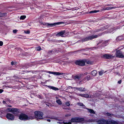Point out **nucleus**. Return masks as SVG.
Wrapping results in <instances>:
<instances>
[{"instance_id": "obj_46", "label": "nucleus", "mask_w": 124, "mask_h": 124, "mask_svg": "<svg viewBox=\"0 0 124 124\" xmlns=\"http://www.w3.org/2000/svg\"><path fill=\"white\" fill-rule=\"evenodd\" d=\"M3 104L5 103L6 102L5 101H3Z\"/></svg>"}, {"instance_id": "obj_9", "label": "nucleus", "mask_w": 124, "mask_h": 124, "mask_svg": "<svg viewBox=\"0 0 124 124\" xmlns=\"http://www.w3.org/2000/svg\"><path fill=\"white\" fill-rule=\"evenodd\" d=\"M108 121H106V120H99L98 122V124H108Z\"/></svg>"}, {"instance_id": "obj_35", "label": "nucleus", "mask_w": 124, "mask_h": 124, "mask_svg": "<svg viewBox=\"0 0 124 124\" xmlns=\"http://www.w3.org/2000/svg\"><path fill=\"white\" fill-rule=\"evenodd\" d=\"M3 42L2 41H0V46H1L3 45Z\"/></svg>"}, {"instance_id": "obj_48", "label": "nucleus", "mask_w": 124, "mask_h": 124, "mask_svg": "<svg viewBox=\"0 0 124 124\" xmlns=\"http://www.w3.org/2000/svg\"><path fill=\"white\" fill-rule=\"evenodd\" d=\"M108 5V6H109V5Z\"/></svg>"}, {"instance_id": "obj_24", "label": "nucleus", "mask_w": 124, "mask_h": 124, "mask_svg": "<svg viewBox=\"0 0 124 124\" xmlns=\"http://www.w3.org/2000/svg\"><path fill=\"white\" fill-rule=\"evenodd\" d=\"M79 90L81 91H85V88H79Z\"/></svg>"}, {"instance_id": "obj_37", "label": "nucleus", "mask_w": 124, "mask_h": 124, "mask_svg": "<svg viewBox=\"0 0 124 124\" xmlns=\"http://www.w3.org/2000/svg\"><path fill=\"white\" fill-rule=\"evenodd\" d=\"M78 104L80 106L83 105V104L82 103H78Z\"/></svg>"}, {"instance_id": "obj_7", "label": "nucleus", "mask_w": 124, "mask_h": 124, "mask_svg": "<svg viewBox=\"0 0 124 124\" xmlns=\"http://www.w3.org/2000/svg\"><path fill=\"white\" fill-rule=\"evenodd\" d=\"M85 60L77 61L75 62V63L79 65L84 66L85 65Z\"/></svg>"}, {"instance_id": "obj_16", "label": "nucleus", "mask_w": 124, "mask_h": 124, "mask_svg": "<svg viewBox=\"0 0 124 124\" xmlns=\"http://www.w3.org/2000/svg\"><path fill=\"white\" fill-rule=\"evenodd\" d=\"M7 15V13H1L0 12V17L6 16Z\"/></svg>"}, {"instance_id": "obj_38", "label": "nucleus", "mask_w": 124, "mask_h": 124, "mask_svg": "<svg viewBox=\"0 0 124 124\" xmlns=\"http://www.w3.org/2000/svg\"><path fill=\"white\" fill-rule=\"evenodd\" d=\"M71 122H69L68 123H64V124H71Z\"/></svg>"}, {"instance_id": "obj_13", "label": "nucleus", "mask_w": 124, "mask_h": 124, "mask_svg": "<svg viewBox=\"0 0 124 124\" xmlns=\"http://www.w3.org/2000/svg\"><path fill=\"white\" fill-rule=\"evenodd\" d=\"M65 31H62L58 33L56 35V36H61L63 37V35L65 33Z\"/></svg>"}, {"instance_id": "obj_36", "label": "nucleus", "mask_w": 124, "mask_h": 124, "mask_svg": "<svg viewBox=\"0 0 124 124\" xmlns=\"http://www.w3.org/2000/svg\"><path fill=\"white\" fill-rule=\"evenodd\" d=\"M89 78H90V76H89V77H86L85 78V79H87V80H89L90 79H89Z\"/></svg>"}, {"instance_id": "obj_41", "label": "nucleus", "mask_w": 124, "mask_h": 124, "mask_svg": "<svg viewBox=\"0 0 124 124\" xmlns=\"http://www.w3.org/2000/svg\"><path fill=\"white\" fill-rule=\"evenodd\" d=\"M93 97V96L92 95H90L89 96V97L90 98H92Z\"/></svg>"}, {"instance_id": "obj_19", "label": "nucleus", "mask_w": 124, "mask_h": 124, "mask_svg": "<svg viewBox=\"0 0 124 124\" xmlns=\"http://www.w3.org/2000/svg\"><path fill=\"white\" fill-rule=\"evenodd\" d=\"M80 95L83 97H85L86 98L89 97V95L88 94H80Z\"/></svg>"}, {"instance_id": "obj_2", "label": "nucleus", "mask_w": 124, "mask_h": 124, "mask_svg": "<svg viewBox=\"0 0 124 124\" xmlns=\"http://www.w3.org/2000/svg\"><path fill=\"white\" fill-rule=\"evenodd\" d=\"M34 114L35 117L37 119H41L43 118V113L41 112L36 111L34 112Z\"/></svg>"}, {"instance_id": "obj_47", "label": "nucleus", "mask_w": 124, "mask_h": 124, "mask_svg": "<svg viewBox=\"0 0 124 124\" xmlns=\"http://www.w3.org/2000/svg\"><path fill=\"white\" fill-rule=\"evenodd\" d=\"M47 121H48V122H50V119H47Z\"/></svg>"}, {"instance_id": "obj_30", "label": "nucleus", "mask_w": 124, "mask_h": 124, "mask_svg": "<svg viewBox=\"0 0 124 124\" xmlns=\"http://www.w3.org/2000/svg\"><path fill=\"white\" fill-rule=\"evenodd\" d=\"M51 88L54 90H58V88H55V87H51Z\"/></svg>"}, {"instance_id": "obj_3", "label": "nucleus", "mask_w": 124, "mask_h": 124, "mask_svg": "<svg viewBox=\"0 0 124 124\" xmlns=\"http://www.w3.org/2000/svg\"><path fill=\"white\" fill-rule=\"evenodd\" d=\"M84 121L83 118H73L71 120V121L72 122H82Z\"/></svg>"}, {"instance_id": "obj_44", "label": "nucleus", "mask_w": 124, "mask_h": 124, "mask_svg": "<svg viewBox=\"0 0 124 124\" xmlns=\"http://www.w3.org/2000/svg\"><path fill=\"white\" fill-rule=\"evenodd\" d=\"M55 98L57 100L59 99L58 97L57 96H56Z\"/></svg>"}, {"instance_id": "obj_45", "label": "nucleus", "mask_w": 124, "mask_h": 124, "mask_svg": "<svg viewBox=\"0 0 124 124\" xmlns=\"http://www.w3.org/2000/svg\"><path fill=\"white\" fill-rule=\"evenodd\" d=\"M106 10V9H105V8H103L102 10Z\"/></svg>"}, {"instance_id": "obj_5", "label": "nucleus", "mask_w": 124, "mask_h": 124, "mask_svg": "<svg viewBox=\"0 0 124 124\" xmlns=\"http://www.w3.org/2000/svg\"><path fill=\"white\" fill-rule=\"evenodd\" d=\"M98 37V36L97 35H93L91 36H89L87 37L86 38L84 39H83L82 40V42H84L85 41H87L89 40H91L92 39L96 38Z\"/></svg>"}, {"instance_id": "obj_32", "label": "nucleus", "mask_w": 124, "mask_h": 124, "mask_svg": "<svg viewBox=\"0 0 124 124\" xmlns=\"http://www.w3.org/2000/svg\"><path fill=\"white\" fill-rule=\"evenodd\" d=\"M103 71H99V74L100 75H101L102 74V73H103Z\"/></svg>"}, {"instance_id": "obj_6", "label": "nucleus", "mask_w": 124, "mask_h": 124, "mask_svg": "<svg viewBox=\"0 0 124 124\" xmlns=\"http://www.w3.org/2000/svg\"><path fill=\"white\" fill-rule=\"evenodd\" d=\"M116 57H117L124 58V56L122 53V52L119 50L116 51Z\"/></svg>"}, {"instance_id": "obj_22", "label": "nucleus", "mask_w": 124, "mask_h": 124, "mask_svg": "<svg viewBox=\"0 0 124 124\" xmlns=\"http://www.w3.org/2000/svg\"><path fill=\"white\" fill-rule=\"evenodd\" d=\"M81 75H80L79 76H75V79H79L81 78Z\"/></svg>"}, {"instance_id": "obj_15", "label": "nucleus", "mask_w": 124, "mask_h": 124, "mask_svg": "<svg viewBox=\"0 0 124 124\" xmlns=\"http://www.w3.org/2000/svg\"><path fill=\"white\" fill-rule=\"evenodd\" d=\"M97 73V71L94 70L92 71L91 72V74L93 76H95Z\"/></svg>"}, {"instance_id": "obj_14", "label": "nucleus", "mask_w": 124, "mask_h": 124, "mask_svg": "<svg viewBox=\"0 0 124 124\" xmlns=\"http://www.w3.org/2000/svg\"><path fill=\"white\" fill-rule=\"evenodd\" d=\"M108 124H118L117 122L112 120H109L108 121Z\"/></svg>"}, {"instance_id": "obj_20", "label": "nucleus", "mask_w": 124, "mask_h": 124, "mask_svg": "<svg viewBox=\"0 0 124 124\" xmlns=\"http://www.w3.org/2000/svg\"><path fill=\"white\" fill-rule=\"evenodd\" d=\"M118 8V7H107L105 8V9L106 10H110L111 9H112L115 8Z\"/></svg>"}, {"instance_id": "obj_39", "label": "nucleus", "mask_w": 124, "mask_h": 124, "mask_svg": "<svg viewBox=\"0 0 124 124\" xmlns=\"http://www.w3.org/2000/svg\"><path fill=\"white\" fill-rule=\"evenodd\" d=\"M121 82V80H120V81H118V83L119 84H120Z\"/></svg>"}, {"instance_id": "obj_4", "label": "nucleus", "mask_w": 124, "mask_h": 124, "mask_svg": "<svg viewBox=\"0 0 124 124\" xmlns=\"http://www.w3.org/2000/svg\"><path fill=\"white\" fill-rule=\"evenodd\" d=\"M7 111L12 112L15 115H17L19 113L18 109L15 108H8L7 109Z\"/></svg>"}, {"instance_id": "obj_33", "label": "nucleus", "mask_w": 124, "mask_h": 124, "mask_svg": "<svg viewBox=\"0 0 124 124\" xmlns=\"http://www.w3.org/2000/svg\"><path fill=\"white\" fill-rule=\"evenodd\" d=\"M39 22L41 24H43V22L41 20H39Z\"/></svg>"}, {"instance_id": "obj_12", "label": "nucleus", "mask_w": 124, "mask_h": 124, "mask_svg": "<svg viewBox=\"0 0 124 124\" xmlns=\"http://www.w3.org/2000/svg\"><path fill=\"white\" fill-rule=\"evenodd\" d=\"M102 57H105L107 59H110L114 57L112 55L108 54H106L102 56Z\"/></svg>"}, {"instance_id": "obj_31", "label": "nucleus", "mask_w": 124, "mask_h": 124, "mask_svg": "<svg viewBox=\"0 0 124 124\" xmlns=\"http://www.w3.org/2000/svg\"><path fill=\"white\" fill-rule=\"evenodd\" d=\"M13 32L14 33H16L18 31V30H13Z\"/></svg>"}, {"instance_id": "obj_23", "label": "nucleus", "mask_w": 124, "mask_h": 124, "mask_svg": "<svg viewBox=\"0 0 124 124\" xmlns=\"http://www.w3.org/2000/svg\"><path fill=\"white\" fill-rule=\"evenodd\" d=\"M26 17V16H22L20 17V19L22 20L24 19Z\"/></svg>"}, {"instance_id": "obj_42", "label": "nucleus", "mask_w": 124, "mask_h": 124, "mask_svg": "<svg viewBox=\"0 0 124 124\" xmlns=\"http://www.w3.org/2000/svg\"><path fill=\"white\" fill-rule=\"evenodd\" d=\"M11 65H13L14 64V62H11Z\"/></svg>"}, {"instance_id": "obj_26", "label": "nucleus", "mask_w": 124, "mask_h": 124, "mask_svg": "<svg viewBox=\"0 0 124 124\" xmlns=\"http://www.w3.org/2000/svg\"><path fill=\"white\" fill-rule=\"evenodd\" d=\"M122 36L118 37L117 38V39H118V40L120 41L122 40Z\"/></svg>"}, {"instance_id": "obj_27", "label": "nucleus", "mask_w": 124, "mask_h": 124, "mask_svg": "<svg viewBox=\"0 0 124 124\" xmlns=\"http://www.w3.org/2000/svg\"><path fill=\"white\" fill-rule=\"evenodd\" d=\"M24 32L26 34H29L30 33V31L29 30H28L27 31H24Z\"/></svg>"}, {"instance_id": "obj_25", "label": "nucleus", "mask_w": 124, "mask_h": 124, "mask_svg": "<svg viewBox=\"0 0 124 124\" xmlns=\"http://www.w3.org/2000/svg\"><path fill=\"white\" fill-rule=\"evenodd\" d=\"M99 10H94V11H90L89 13H96L97 12H99Z\"/></svg>"}, {"instance_id": "obj_28", "label": "nucleus", "mask_w": 124, "mask_h": 124, "mask_svg": "<svg viewBox=\"0 0 124 124\" xmlns=\"http://www.w3.org/2000/svg\"><path fill=\"white\" fill-rule=\"evenodd\" d=\"M36 49L37 51H39L41 49V48L40 46H39L36 47Z\"/></svg>"}, {"instance_id": "obj_43", "label": "nucleus", "mask_w": 124, "mask_h": 124, "mask_svg": "<svg viewBox=\"0 0 124 124\" xmlns=\"http://www.w3.org/2000/svg\"><path fill=\"white\" fill-rule=\"evenodd\" d=\"M3 90H0V93H1L2 92H3Z\"/></svg>"}, {"instance_id": "obj_11", "label": "nucleus", "mask_w": 124, "mask_h": 124, "mask_svg": "<svg viewBox=\"0 0 124 124\" xmlns=\"http://www.w3.org/2000/svg\"><path fill=\"white\" fill-rule=\"evenodd\" d=\"M6 117L7 118L9 119L12 120L14 119V116L12 115L10 113L7 114V115Z\"/></svg>"}, {"instance_id": "obj_40", "label": "nucleus", "mask_w": 124, "mask_h": 124, "mask_svg": "<svg viewBox=\"0 0 124 124\" xmlns=\"http://www.w3.org/2000/svg\"><path fill=\"white\" fill-rule=\"evenodd\" d=\"M70 116V114H67L65 115L66 116Z\"/></svg>"}, {"instance_id": "obj_18", "label": "nucleus", "mask_w": 124, "mask_h": 124, "mask_svg": "<svg viewBox=\"0 0 124 124\" xmlns=\"http://www.w3.org/2000/svg\"><path fill=\"white\" fill-rule=\"evenodd\" d=\"M85 63H86L88 64H92L93 62V61H91L88 60H85Z\"/></svg>"}, {"instance_id": "obj_21", "label": "nucleus", "mask_w": 124, "mask_h": 124, "mask_svg": "<svg viewBox=\"0 0 124 124\" xmlns=\"http://www.w3.org/2000/svg\"><path fill=\"white\" fill-rule=\"evenodd\" d=\"M88 110H89L88 111L90 113L95 114V113L94 111L92 109H88Z\"/></svg>"}, {"instance_id": "obj_34", "label": "nucleus", "mask_w": 124, "mask_h": 124, "mask_svg": "<svg viewBox=\"0 0 124 124\" xmlns=\"http://www.w3.org/2000/svg\"><path fill=\"white\" fill-rule=\"evenodd\" d=\"M66 105H67V106H69L70 105V104L69 103V102H67L66 103Z\"/></svg>"}, {"instance_id": "obj_1", "label": "nucleus", "mask_w": 124, "mask_h": 124, "mask_svg": "<svg viewBox=\"0 0 124 124\" xmlns=\"http://www.w3.org/2000/svg\"><path fill=\"white\" fill-rule=\"evenodd\" d=\"M19 119L21 120H29L30 119H33V117L32 116H28L24 114H21L19 116Z\"/></svg>"}, {"instance_id": "obj_8", "label": "nucleus", "mask_w": 124, "mask_h": 124, "mask_svg": "<svg viewBox=\"0 0 124 124\" xmlns=\"http://www.w3.org/2000/svg\"><path fill=\"white\" fill-rule=\"evenodd\" d=\"M61 23H43V24L44 26H52L55 24H59Z\"/></svg>"}, {"instance_id": "obj_10", "label": "nucleus", "mask_w": 124, "mask_h": 124, "mask_svg": "<svg viewBox=\"0 0 124 124\" xmlns=\"http://www.w3.org/2000/svg\"><path fill=\"white\" fill-rule=\"evenodd\" d=\"M48 73L50 74H52L54 75H59L65 74L64 73H60L58 72H53L49 71L48 72Z\"/></svg>"}, {"instance_id": "obj_17", "label": "nucleus", "mask_w": 124, "mask_h": 124, "mask_svg": "<svg viewBox=\"0 0 124 124\" xmlns=\"http://www.w3.org/2000/svg\"><path fill=\"white\" fill-rule=\"evenodd\" d=\"M56 102L60 105H61L62 104V102L60 100V99L57 100L56 101Z\"/></svg>"}, {"instance_id": "obj_29", "label": "nucleus", "mask_w": 124, "mask_h": 124, "mask_svg": "<svg viewBox=\"0 0 124 124\" xmlns=\"http://www.w3.org/2000/svg\"><path fill=\"white\" fill-rule=\"evenodd\" d=\"M106 115L108 116H109L111 117L112 116V115L111 114L109 113H106Z\"/></svg>"}]
</instances>
